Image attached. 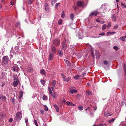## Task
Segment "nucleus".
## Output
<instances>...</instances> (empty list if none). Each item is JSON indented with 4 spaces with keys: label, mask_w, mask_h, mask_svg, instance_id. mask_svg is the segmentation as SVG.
Instances as JSON below:
<instances>
[{
    "label": "nucleus",
    "mask_w": 126,
    "mask_h": 126,
    "mask_svg": "<svg viewBox=\"0 0 126 126\" xmlns=\"http://www.w3.org/2000/svg\"><path fill=\"white\" fill-rule=\"evenodd\" d=\"M48 91L49 93V96H51L54 99L56 98L58 96V94L54 92L53 93L52 92V90L51 89L50 87L48 86Z\"/></svg>",
    "instance_id": "nucleus-1"
},
{
    "label": "nucleus",
    "mask_w": 126,
    "mask_h": 126,
    "mask_svg": "<svg viewBox=\"0 0 126 126\" xmlns=\"http://www.w3.org/2000/svg\"><path fill=\"white\" fill-rule=\"evenodd\" d=\"M56 82V81L55 80H54L52 82H51L49 84V86L50 87L51 89H52L53 91H54L53 89L55 86Z\"/></svg>",
    "instance_id": "nucleus-2"
},
{
    "label": "nucleus",
    "mask_w": 126,
    "mask_h": 126,
    "mask_svg": "<svg viewBox=\"0 0 126 126\" xmlns=\"http://www.w3.org/2000/svg\"><path fill=\"white\" fill-rule=\"evenodd\" d=\"M2 59L3 62L5 64H7L10 61L9 59L7 56H4Z\"/></svg>",
    "instance_id": "nucleus-3"
},
{
    "label": "nucleus",
    "mask_w": 126,
    "mask_h": 126,
    "mask_svg": "<svg viewBox=\"0 0 126 126\" xmlns=\"http://www.w3.org/2000/svg\"><path fill=\"white\" fill-rule=\"evenodd\" d=\"M22 117V113L20 112H17L16 114V121H19Z\"/></svg>",
    "instance_id": "nucleus-4"
},
{
    "label": "nucleus",
    "mask_w": 126,
    "mask_h": 126,
    "mask_svg": "<svg viewBox=\"0 0 126 126\" xmlns=\"http://www.w3.org/2000/svg\"><path fill=\"white\" fill-rule=\"evenodd\" d=\"M62 75L63 77V80L64 81H65L66 82H68L69 81H71V79L70 77H67L66 78H65V77H64L63 74H62Z\"/></svg>",
    "instance_id": "nucleus-5"
},
{
    "label": "nucleus",
    "mask_w": 126,
    "mask_h": 126,
    "mask_svg": "<svg viewBox=\"0 0 126 126\" xmlns=\"http://www.w3.org/2000/svg\"><path fill=\"white\" fill-rule=\"evenodd\" d=\"M60 43V41L58 39L55 40L53 42V44L56 46H59Z\"/></svg>",
    "instance_id": "nucleus-6"
},
{
    "label": "nucleus",
    "mask_w": 126,
    "mask_h": 126,
    "mask_svg": "<svg viewBox=\"0 0 126 126\" xmlns=\"http://www.w3.org/2000/svg\"><path fill=\"white\" fill-rule=\"evenodd\" d=\"M54 57V55L53 53H50L49 55L48 60L49 61L52 60L53 59Z\"/></svg>",
    "instance_id": "nucleus-7"
},
{
    "label": "nucleus",
    "mask_w": 126,
    "mask_h": 126,
    "mask_svg": "<svg viewBox=\"0 0 126 126\" xmlns=\"http://www.w3.org/2000/svg\"><path fill=\"white\" fill-rule=\"evenodd\" d=\"M67 46L65 42H63L62 44V47L63 49L65 50L66 49Z\"/></svg>",
    "instance_id": "nucleus-8"
},
{
    "label": "nucleus",
    "mask_w": 126,
    "mask_h": 126,
    "mask_svg": "<svg viewBox=\"0 0 126 126\" xmlns=\"http://www.w3.org/2000/svg\"><path fill=\"white\" fill-rule=\"evenodd\" d=\"M44 5L46 11L47 12H48L49 9V6L48 4L47 3H45Z\"/></svg>",
    "instance_id": "nucleus-9"
},
{
    "label": "nucleus",
    "mask_w": 126,
    "mask_h": 126,
    "mask_svg": "<svg viewBox=\"0 0 126 126\" xmlns=\"http://www.w3.org/2000/svg\"><path fill=\"white\" fill-rule=\"evenodd\" d=\"M23 94V92L22 91H20L19 94V96L18 100L19 101V102H20L21 101V98Z\"/></svg>",
    "instance_id": "nucleus-10"
},
{
    "label": "nucleus",
    "mask_w": 126,
    "mask_h": 126,
    "mask_svg": "<svg viewBox=\"0 0 126 126\" xmlns=\"http://www.w3.org/2000/svg\"><path fill=\"white\" fill-rule=\"evenodd\" d=\"M77 4L79 6L83 7L84 6V3L83 2L80 1H78L77 2Z\"/></svg>",
    "instance_id": "nucleus-11"
},
{
    "label": "nucleus",
    "mask_w": 126,
    "mask_h": 126,
    "mask_svg": "<svg viewBox=\"0 0 126 126\" xmlns=\"http://www.w3.org/2000/svg\"><path fill=\"white\" fill-rule=\"evenodd\" d=\"M98 13L96 11H95L92 12L90 15V16H91L94 15L96 16L98 14Z\"/></svg>",
    "instance_id": "nucleus-12"
},
{
    "label": "nucleus",
    "mask_w": 126,
    "mask_h": 126,
    "mask_svg": "<svg viewBox=\"0 0 126 126\" xmlns=\"http://www.w3.org/2000/svg\"><path fill=\"white\" fill-rule=\"evenodd\" d=\"M51 51L53 53H55L56 51V49L53 46H52L51 47Z\"/></svg>",
    "instance_id": "nucleus-13"
},
{
    "label": "nucleus",
    "mask_w": 126,
    "mask_h": 126,
    "mask_svg": "<svg viewBox=\"0 0 126 126\" xmlns=\"http://www.w3.org/2000/svg\"><path fill=\"white\" fill-rule=\"evenodd\" d=\"M53 106L55 109L56 111L57 112H59V107L56 104L54 105Z\"/></svg>",
    "instance_id": "nucleus-14"
},
{
    "label": "nucleus",
    "mask_w": 126,
    "mask_h": 126,
    "mask_svg": "<svg viewBox=\"0 0 126 126\" xmlns=\"http://www.w3.org/2000/svg\"><path fill=\"white\" fill-rule=\"evenodd\" d=\"M111 18H112V20H113L114 21H116V18L115 15L114 14L112 15L111 16Z\"/></svg>",
    "instance_id": "nucleus-15"
},
{
    "label": "nucleus",
    "mask_w": 126,
    "mask_h": 126,
    "mask_svg": "<svg viewBox=\"0 0 126 126\" xmlns=\"http://www.w3.org/2000/svg\"><path fill=\"white\" fill-rule=\"evenodd\" d=\"M0 99L6 100V97L5 96L3 95H0Z\"/></svg>",
    "instance_id": "nucleus-16"
},
{
    "label": "nucleus",
    "mask_w": 126,
    "mask_h": 126,
    "mask_svg": "<svg viewBox=\"0 0 126 126\" xmlns=\"http://www.w3.org/2000/svg\"><path fill=\"white\" fill-rule=\"evenodd\" d=\"M58 52L59 56L61 57H62L63 56V52L60 50H58Z\"/></svg>",
    "instance_id": "nucleus-17"
},
{
    "label": "nucleus",
    "mask_w": 126,
    "mask_h": 126,
    "mask_svg": "<svg viewBox=\"0 0 126 126\" xmlns=\"http://www.w3.org/2000/svg\"><path fill=\"white\" fill-rule=\"evenodd\" d=\"M104 114L105 116H110L111 115V114H110V112L108 111H106L105 112Z\"/></svg>",
    "instance_id": "nucleus-18"
},
{
    "label": "nucleus",
    "mask_w": 126,
    "mask_h": 126,
    "mask_svg": "<svg viewBox=\"0 0 126 126\" xmlns=\"http://www.w3.org/2000/svg\"><path fill=\"white\" fill-rule=\"evenodd\" d=\"M13 79L14 81L13 83V85H14V87L16 86V81H15V80L16 79V78L15 76H13Z\"/></svg>",
    "instance_id": "nucleus-19"
},
{
    "label": "nucleus",
    "mask_w": 126,
    "mask_h": 126,
    "mask_svg": "<svg viewBox=\"0 0 126 126\" xmlns=\"http://www.w3.org/2000/svg\"><path fill=\"white\" fill-rule=\"evenodd\" d=\"M77 91L75 89H71V90L70 91V93L73 94L74 93H76L77 92Z\"/></svg>",
    "instance_id": "nucleus-20"
},
{
    "label": "nucleus",
    "mask_w": 126,
    "mask_h": 126,
    "mask_svg": "<svg viewBox=\"0 0 126 126\" xmlns=\"http://www.w3.org/2000/svg\"><path fill=\"white\" fill-rule=\"evenodd\" d=\"M126 38V35L124 36H122L120 37V39L121 40L125 41V38Z\"/></svg>",
    "instance_id": "nucleus-21"
},
{
    "label": "nucleus",
    "mask_w": 126,
    "mask_h": 126,
    "mask_svg": "<svg viewBox=\"0 0 126 126\" xmlns=\"http://www.w3.org/2000/svg\"><path fill=\"white\" fill-rule=\"evenodd\" d=\"M20 79H16V86L17 85H19V86L20 85V83L19 81Z\"/></svg>",
    "instance_id": "nucleus-22"
},
{
    "label": "nucleus",
    "mask_w": 126,
    "mask_h": 126,
    "mask_svg": "<svg viewBox=\"0 0 126 126\" xmlns=\"http://www.w3.org/2000/svg\"><path fill=\"white\" fill-rule=\"evenodd\" d=\"M115 118H113L110 119L109 120V123H111L113 122L115 120Z\"/></svg>",
    "instance_id": "nucleus-23"
},
{
    "label": "nucleus",
    "mask_w": 126,
    "mask_h": 126,
    "mask_svg": "<svg viewBox=\"0 0 126 126\" xmlns=\"http://www.w3.org/2000/svg\"><path fill=\"white\" fill-rule=\"evenodd\" d=\"M107 26L106 24H104L103 26L102 27V30L103 31H104L105 30L107 27Z\"/></svg>",
    "instance_id": "nucleus-24"
},
{
    "label": "nucleus",
    "mask_w": 126,
    "mask_h": 126,
    "mask_svg": "<svg viewBox=\"0 0 126 126\" xmlns=\"http://www.w3.org/2000/svg\"><path fill=\"white\" fill-rule=\"evenodd\" d=\"M40 73L41 74L45 75V70L43 69H42L40 71Z\"/></svg>",
    "instance_id": "nucleus-25"
},
{
    "label": "nucleus",
    "mask_w": 126,
    "mask_h": 126,
    "mask_svg": "<svg viewBox=\"0 0 126 126\" xmlns=\"http://www.w3.org/2000/svg\"><path fill=\"white\" fill-rule=\"evenodd\" d=\"M64 60L65 62L67 65H70V64L68 61L66 59H64Z\"/></svg>",
    "instance_id": "nucleus-26"
},
{
    "label": "nucleus",
    "mask_w": 126,
    "mask_h": 126,
    "mask_svg": "<svg viewBox=\"0 0 126 126\" xmlns=\"http://www.w3.org/2000/svg\"><path fill=\"white\" fill-rule=\"evenodd\" d=\"M63 22V20L62 19H59L58 21V24L59 25H61Z\"/></svg>",
    "instance_id": "nucleus-27"
},
{
    "label": "nucleus",
    "mask_w": 126,
    "mask_h": 126,
    "mask_svg": "<svg viewBox=\"0 0 126 126\" xmlns=\"http://www.w3.org/2000/svg\"><path fill=\"white\" fill-rule=\"evenodd\" d=\"M116 33V32H107V35H108L109 34H114L115 33Z\"/></svg>",
    "instance_id": "nucleus-28"
},
{
    "label": "nucleus",
    "mask_w": 126,
    "mask_h": 126,
    "mask_svg": "<svg viewBox=\"0 0 126 126\" xmlns=\"http://www.w3.org/2000/svg\"><path fill=\"white\" fill-rule=\"evenodd\" d=\"M57 0H52L51 2V4L52 5L57 2Z\"/></svg>",
    "instance_id": "nucleus-29"
},
{
    "label": "nucleus",
    "mask_w": 126,
    "mask_h": 126,
    "mask_svg": "<svg viewBox=\"0 0 126 126\" xmlns=\"http://www.w3.org/2000/svg\"><path fill=\"white\" fill-rule=\"evenodd\" d=\"M33 69L32 68L29 67L27 69V70L29 72H32V71Z\"/></svg>",
    "instance_id": "nucleus-30"
},
{
    "label": "nucleus",
    "mask_w": 126,
    "mask_h": 126,
    "mask_svg": "<svg viewBox=\"0 0 126 126\" xmlns=\"http://www.w3.org/2000/svg\"><path fill=\"white\" fill-rule=\"evenodd\" d=\"M79 75H75L74 77V78L75 79H77L79 78Z\"/></svg>",
    "instance_id": "nucleus-31"
},
{
    "label": "nucleus",
    "mask_w": 126,
    "mask_h": 126,
    "mask_svg": "<svg viewBox=\"0 0 126 126\" xmlns=\"http://www.w3.org/2000/svg\"><path fill=\"white\" fill-rule=\"evenodd\" d=\"M41 82L42 84L44 85L45 82L44 80L43 79H41Z\"/></svg>",
    "instance_id": "nucleus-32"
},
{
    "label": "nucleus",
    "mask_w": 126,
    "mask_h": 126,
    "mask_svg": "<svg viewBox=\"0 0 126 126\" xmlns=\"http://www.w3.org/2000/svg\"><path fill=\"white\" fill-rule=\"evenodd\" d=\"M78 109L79 110H82L83 109V107L81 106H79L78 107Z\"/></svg>",
    "instance_id": "nucleus-33"
},
{
    "label": "nucleus",
    "mask_w": 126,
    "mask_h": 126,
    "mask_svg": "<svg viewBox=\"0 0 126 126\" xmlns=\"http://www.w3.org/2000/svg\"><path fill=\"white\" fill-rule=\"evenodd\" d=\"M66 104L68 105H72L73 103L71 102L68 101L66 103Z\"/></svg>",
    "instance_id": "nucleus-34"
},
{
    "label": "nucleus",
    "mask_w": 126,
    "mask_h": 126,
    "mask_svg": "<svg viewBox=\"0 0 126 126\" xmlns=\"http://www.w3.org/2000/svg\"><path fill=\"white\" fill-rule=\"evenodd\" d=\"M70 17L72 20H73L74 18V15L73 14H71L70 15Z\"/></svg>",
    "instance_id": "nucleus-35"
},
{
    "label": "nucleus",
    "mask_w": 126,
    "mask_h": 126,
    "mask_svg": "<svg viewBox=\"0 0 126 126\" xmlns=\"http://www.w3.org/2000/svg\"><path fill=\"white\" fill-rule=\"evenodd\" d=\"M20 23L19 22H18L17 23H16V27H18L19 28H20Z\"/></svg>",
    "instance_id": "nucleus-36"
},
{
    "label": "nucleus",
    "mask_w": 126,
    "mask_h": 126,
    "mask_svg": "<svg viewBox=\"0 0 126 126\" xmlns=\"http://www.w3.org/2000/svg\"><path fill=\"white\" fill-rule=\"evenodd\" d=\"M111 26V23L110 22H109L108 23V25L107 26V28L108 29H109L110 28V27Z\"/></svg>",
    "instance_id": "nucleus-37"
},
{
    "label": "nucleus",
    "mask_w": 126,
    "mask_h": 126,
    "mask_svg": "<svg viewBox=\"0 0 126 126\" xmlns=\"http://www.w3.org/2000/svg\"><path fill=\"white\" fill-rule=\"evenodd\" d=\"M28 2L29 4H31L32 2V0H28Z\"/></svg>",
    "instance_id": "nucleus-38"
},
{
    "label": "nucleus",
    "mask_w": 126,
    "mask_h": 126,
    "mask_svg": "<svg viewBox=\"0 0 126 126\" xmlns=\"http://www.w3.org/2000/svg\"><path fill=\"white\" fill-rule=\"evenodd\" d=\"M47 98V97L46 95L44 96L43 97V99L45 100H46Z\"/></svg>",
    "instance_id": "nucleus-39"
},
{
    "label": "nucleus",
    "mask_w": 126,
    "mask_h": 126,
    "mask_svg": "<svg viewBox=\"0 0 126 126\" xmlns=\"http://www.w3.org/2000/svg\"><path fill=\"white\" fill-rule=\"evenodd\" d=\"M103 63L104 64L107 65L108 64V62L107 61H105L103 62Z\"/></svg>",
    "instance_id": "nucleus-40"
},
{
    "label": "nucleus",
    "mask_w": 126,
    "mask_h": 126,
    "mask_svg": "<svg viewBox=\"0 0 126 126\" xmlns=\"http://www.w3.org/2000/svg\"><path fill=\"white\" fill-rule=\"evenodd\" d=\"M65 16V15L64 14V12H62V14L61 15V17L62 18H63Z\"/></svg>",
    "instance_id": "nucleus-41"
},
{
    "label": "nucleus",
    "mask_w": 126,
    "mask_h": 126,
    "mask_svg": "<svg viewBox=\"0 0 126 126\" xmlns=\"http://www.w3.org/2000/svg\"><path fill=\"white\" fill-rule=\"evenodd\" d=\"M25 122L26 123V124H28V119L27 118H26L25 119Z\"/></svg>",
    "instance_id": "nucleus-42"
},
{
    "label": "nucleus",
    "mask_w": 126,
    "mask_h": 126,
    "mask_svg": "<svg viewBox=\"0 0 126 126\" xmlns=\"http://www.w3.org/2000/svg\"><path fill=\"white\" fill-rule=\"evenodd\" d=\"M13 48L12 47L11 50L10 52L11 53H13L14 54H15V55L16 54V53L15 52H13Z\"/></svg>",
    "instance_id": "nucleus-43"
},
{
    "label": "nucleus",
    "mask_w": 126,
    "mask_h": 126,
    "mask_svg": "<svg viewBox=\"0 0 126 126\" xmlns=\"http://www.w3.org/2000/svg\"><path fill=\"white\" fill-rule=\"evenodd\" d=\"M34 123L36 126H38V124L36 120L34 119Z\"/></svg>",
    "instance_id": "nucleus-44"
},
{
    "label": "nucleus",
    "mask_w": 126,
    "mask_h": 126,
    "mask_svg": "<svg viewBox=\"0 0 126 126\" xmlns=\"http://www.w3.org/2000/svg\"><path fill=\"white\" fill-rule=\"evenodd\" d=\"M113 48L116 50H117L118 49V47H117L115 46L113 47Z\"/></svg>",
    "instance_id": "nucleus-45"
},
{
    "label": "nucleus",
    "mask_w": 126,
    "mask_h": 126,
    "mask_svg": "<svg viewBox=\"0 0 126 126\" xmlns=\"http://www.w3.org/2000/svg\"><path fill=\"white\" fill-rule=\"evenodd\" d=\"M118 25L117 24L114 26V28L115 29H116L118 27Z\"/></svg>",
    "instance_id": "nucleus-46"
},
{
    "label": "nucleus",
    "mask_w": 126,
    "mask_h": 126,
    "mask_svg": "<svg viewBox=\"0 0 126 126\" xmlns=\"http://www.w3.org/2000/svg\"><path fill=\"white\" fill-rule=\"evenodd\" d=\"M13 121V119L12 118H11L9 119V122L10 123H11Z\"/></svg>",
    "instance_id": "nucleus-47"
},
{
    "label": "nucleus",
    "mask_w": 126,
    "mask_h": 126,
    "mask_svg": "<svg viewBox=\"0 0 126 126\" xmlns=\"http://www.w3.org/2000/svg\"><path fill=\"white\" fill-rule=\"evenodd\" d=\"M16 71H17V72L19 71L20 70L19 68L17 67V65H16Z\"/></svg>",
    "instance_id": "nucleus-48"
},
{
    "label": "nucleus",
    "mask_w": 126,
    "mask_h": 126,
    "mask_svg": "<svg viewBox=\"0 0 126 126\" xmlns=\"http://www.w3.org/2000/svg\"><path fill=\"white\" fill-rule=\"evenodd\" d=\"M60 3H56L55 5V7L57 8V7L59 5Z\"/></svg>",
    "instance_id": "nucleus-49"
},
{
    "label": "nucleus",
    "mask_w": 126,
    "mask_h": 126,
    "mask_svg": "<svg viewBox=\"0 0 126 126\" xmlns=\"http://www.w3.org/2000/svg\"><path fill=\"white\" fill-rule=\"evenodd\" d=\"M87 94L88 95H90L91 94V92L90 91H88L87 92Z\"/></svg>",
    "instance_id": "nucleus-50"
},
{
    "label": "nucleus",
    "mask_w": 126,
    "mask_h": 126,
    "mask_svg": "<svg viewBox=\"0 0 126 126\" xmlns=\"http://www.w3.org/2000/svg\"><path fill=\"white\" fill-rule=\"evenodd\" d=\"M44 110L45 111H47L48 110V108L47 107H45Z\"/></svg>",
    "instance_id": "nucleus-51"
},
{
    "label": "nucleus",
    "mask_w": 126,
    "mask_h": 126,
    "mask_svg": "<svg viewBox=\"0 0 126 126\" xmlns=\"http://www.w3.org/2000/svg\"><path fill=\"white\" fill-rule=\"evenodd\" d=\"M10 4L13 5H14L13 2L12 1H11L10 2Z\"/></svg>",
    "instance_id": "nucleus-52"
},
{
    "label": "nucleus",
    "mask_w": 126,
    "mask_h": 126,
    "mask_svg": "<svg viewBox=\"0 0 126 126\" xmlns=\"http://www.w3.org/2000/svg\"><path fill=\"white\" fill-rule=\"evenodd\" d=\"M91 53V54H92V56L93 57H94V52L93 51H92Z\"/></svg>",
    "instance_id": "nucleus-53"
},
{
    "label": "nucleus",
    "mask_w": 126,
    "mask_h": 126,
    "mask_svg": "<svg viewBox=\"0 0 126 126\" xmlns=\"http://www.w3.org/2000/svg\"><path fill=\"white\" fill-rule=\"evenodd\" d=\"M121 5L124 6L125 8L126 7V5L123 3H121Z\"/></svg>",
    "instance_id": "nucleus-54"
},
{
    "label": "nucleus",
    "mask_w": 126,
    "mask_h": 126,
    "mask_svg": "<svg viewBox=\"0 0 126 126\" xmlns=\"http://www.w3.org/2000/svg\"><path fill=\"white\" fill-rule=\"evenodd\" d=\"M15 99L14 98H13L12 99V103L14 102Z\"/></svg>",
    "instance_id": "nucleus-55"
},
{
    "label": "nucleus",
    "mask_w": 126,
    "mask_h": 126,
    "mask_svg": "<svg viewBox=\"0 0 126 126\" xmlns=\"http://www.w3.org/2000/svg\"><path fill=\"white\" fill-rule=\"evenodd\" d=\"M98 125V126H104L103 124H99Z\"/></svg>",
    "instance_id": "nucleus-56"
},
{
    "label": "nucleus",
    "mask_w": 126,
    "mask_h": 126,
    "mask_svg": "<svg viewBox=\"0 0 126 126\" xmlns=\"http://www.w3.org/2000/svg\"><path fill=\"white\" fill-rule=\"evenodd\" d=\"M100 23L101 24L104 23L105 22L104 21H100Z\"/></svg>",
    "instance_id": "nucleus-57"
},
{
    "label": "nucleus",
    "mask_w": 126,
    "mask_h": 126,
    "mask_svg": "<svg viewBox=\"0 0 126 126\" xmlns=\"http://www.w3.org/2000/svg\"><path fill=\"white\" fill-rule=\"evenodd\" d=\"M105 34V33H100V34H99V35H100L101 36V35H104Z\"/></svg>",
    "instance_id": "nucleus-58"
},
{
    "label": "nucleus",
    "mask_w": 126,
    "mask_h": 126,
    "mask_svg": "<svg viewBox=\"0 0 126 126\" xmlns=\"http://www.w3.org/2000/svg\"><path fill=\"white\" fill-rule=\"evenodd\" d=\"M41 112L42 114H43L44 113V111L43 110H41L40 111Z\"/></svg>",
    "instance_id": "nucleus-59"
},
{
    "label": "nucleus",
    "mask_w": 126,
    "mask_h": 126,
    "mask_svg": "<svg viewBox=\"0 0 126 126\" xmlns=\"http://www.w3.org/2000/svg\"><path fill=\"white\" fill-rule=\"evenodd\" d=\"M13 70L14 71H15L16 70V68L15 67H13Z\"/></svg>",
    "instance_id": "nucleus-60"
},
{
    "label": "nucleus",
    "mask_w": 126,
    "mask_h": 126,
    "mask_svg": "<svg viewBox=\"0 0 126 126\" xmlns=\"http://www.w3.org/2000/svg\"><path fill=\"white\" fill-rule=\"evenodd\" d=\"M103 124L104 126H107V124L106 123H104V124Z\"/></svg>",
    "instance_id": "nucleus-61"
},
{
    "label": "nucleus",
    "mask_w": 126,
    "mask_h": 126,
    "mask_svg": "<svg viewBox=\"0 0 126 126\" xmlns=\"http://www.w3.org/2000/svg\"><path fill=\"white\" fill-rule=\"evenodd\" d=\"M73 7H74V8L75 10H76V8H77V7H76L74 6Z\"/></svg>",
    "instance_id": "nucleus-62"
},
{
    "label": "nucleus",
    "mask_w": 126,
    "mask_h": 126,
    "mask_svg": "<svg viewBox=\"0 0 126 126\" xmlns=\"http://www.w3.org/2000/svg\"><path fill=\"white\" fill-rule=\"evenodd\" d=\"M96 21L97 22H100V21L99 20H98V19H97L96 20Z\"/></svg>",
    "instance_id": "nucleus-63"
},
{
    "label": "nucleus",
    "mask_w": 126,
    "mask_h": 126,
    "mask_svg": "<svg viewBox=\"0 0 126 126\" xmlns=\"http://www.w3.org/2000/svg\"><path fill=\"white\" fill-rule=\"evenodd\" d=\"M63 103H65V102H66V101H65V100L64 99H63Z\"/></svg>",
    "instance_id": "nucleus-64"
}]
</instances>
